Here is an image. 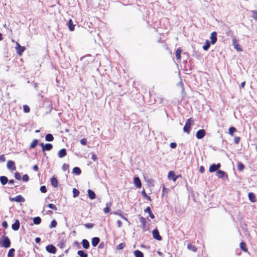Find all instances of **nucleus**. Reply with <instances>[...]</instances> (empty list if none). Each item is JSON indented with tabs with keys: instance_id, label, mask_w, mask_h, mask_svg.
I'll list each match as a JSON object with an SVG mask.
<instances>
[{
	"instance_id": "412c9836",
	"label": "nucleus",
	"mask_w": 257,
	"mask_h": 257,
	"mask_svg": "<svg viewBox=\"0 0 257 257\" xmlns=\"http://www.w3.org/2000/svg\"><path fill=\"white\" fill-rule=\"evenodd\" d=\"M9 181L7 177L5 176H2L0 177V182L3 185H6Z\"/></svg>"
},
{
	"instance_id": "a211bd4d",
	"label": "nucleus",
	"mask_w": 257,
	"mask_h": 257,
	"mask_svg": "<svg viewBox=\"0 0 257 257\" xmlns=\"http://www.w3.org/2000/svg\"><path fill=\"white\" fill-rule=\"evenodd\" d=\"M82 246H83V247L85 249H88L90 247V243L89 242V241L86 239H82Z\"/></svg>"
},
{
	"instance_id": "39448f33",
	"label": "nucleus",
	"mask_w": 257,
	"mask_h": 257,
	"mask_svg": "<svg viewBox=\"0 0 257 257\" xmlns=\"http://www.w3.org/2000/svg\"><path fill=\"white\" fill-rule=\"evenodd\" d=\"M140 221L141 223V227L142 228V229L143 230V231H146L147 230V229L148 228L146 225V223H147L146 219L145 218H144V217L141 216L140 217Z\"/></svg>"
},
{
	"instance_id": "aec40b11",
	"label": "nucleus",
	"mask_w": 257,
	"mask_h": 257,
	"mask_svg": "<svg viewBox=\"0 0 257 257\" xmlns=\"http://www.w3.org/2000/svg\"><path fill=\"white\" fill-rule=\"evenodd\" d=\"M87 192H88V197L90 199L92 200V199H94L95 198L96 195H95V192L93 191H92L91 189H88L87 190Z\"/></svg>"
},
{
	"instance_id": "de8ad7c7",
	"label": "nucleus",
	"mask_w": 257,
	"mask_h": 257,
	"mask_svg": "<svg viewBox=\"0 0 257 257\" xmlns=\"http://www.w3.org/2000/svg\"><path fill=\"white\" fill-rule=\"evenodd\" d=\"M15 177L16 179L18 180H20L21 179V175L19 172H16L15 173Z\"/></svg>"
},
{
	"instance_id": "ddd939ff",
	"label": "nucleus",
	"mask_w": 257,
	"mask_h": 257,
	"mask_svg": "<svg viewBox=\"0 0 257 257\" xmlns=\"http://www.w3.org/2000/svg\"><path fill=\"white\" fill-rule=\"evenodd\" d=\"M134 183L138 188H140L142 187L141 181L139 177H135L134 178Z\"/></svg>"
},
{
	"instance_id": "f03ea898",
	"label": "nucleus",
	"mask_w": 257,
	"mask_h": 257,
	"mask_svg": "<svg viewBox=\"0 0 257 257\" xmlns=\"http://www.w3.org/2000/svg\"><path fill=\"white\" fill-rule=\"evenodd\" d=\"M192 122V120L191 118H190L187 120V121H186L185 124L183 127V131L185 133H186L187 134L190 133Z\"/></svg>"
},
{
	"instance_id": "c85d7f7f",
	"label": "nucleus",
	"mask_w": 257,
	"mask_h": 257,
	"mask_svg": "<svg viewBox=\"0 0 257 257\" xmlns=\"http://www.w3.org/2000/svg\"><path fill=\"white\" fill-rule=\"evenodd\" d=\"M239 246H240L241 249L243 251H244V252L247 251V248L246 247V244L245 242H244L243 241L241 242L240 243Z\"/></svg>"
},
{
	"instance_id": "f704fd0d",
	"label": "nucleus",
	"mask_w": 257,
	"mask_h": 257,
	"mask_svg": "<svg viewBox=\"0 0 257 257\" xmlns=\"http://www.w3.org/2000/svg\"><path fill=\"white\" fill-rule=\"evenodd\" d=\"M72 172L77 175H79L81 173V169L78 167L73 168Z\"/></svg>"
},
{
	"instance_id": "ea45409f",
	"label": "nucleus",
	"mask_w": 257,
	"mask_h": 257,
	"mask_svg": "<svg viewBox=\"0 0 257 257\" xmlns=\"http://www.w3.org/2000/svg\"><path fill=\"white\" fill-rule=\"evenodd\" d=\"M187 248L194 252H196L197 251L196 247L194 245H192L191 244H188Z\"/></svg>"
},
{
	"instance_id": "37998d69",
	"label": "nucleus",
	"mask_w": 257,
	"mask_h": 257,
	"mask_svg": "<svg viewBox=\"0 0 257 257\" xmlns=\"http://www.w3.org/2000/svg\"><path fill=\"white\" fill-rule=\"evenodd\" d=\"M57 222L56 220L54 219L51 222V224L50 225V228H52L56 227L57 226Z\"/></svg>"
},
{
	"instance_id": "b1692460",
	"label": "nucleus",
	"mask_w": 257,
	"mask_h": 257,
	"mask_svg": "<svg viewBox=\"0 0 257 257\" xmlns=\"http://www.w3.org/2000/svg\"><path fill=\"white\" fill-rule=\"evenodd\" d=\"M248 198L251 202H255L256 201L255 196L252 192H249L248 194Z\"/></svg>"
},
{
	"instance_id": "473e14b6",
	"label": "nucleus",
	"mask_w": 257,
	"mask_h": 257,
	"mask_svg": "<svg viewBox=\"0 0 257 257\" xmlns=\"http://www.w3.org/2000/svg\"><path fill=\"white\" fill-rule=\"evenodd\" d=\"M77 254L80 257H88V254L85 252L84 250H80L77 251Z\"/></svg>"
},
{
	"instance_id": "393cba45",
	"label": "nucleus",
	"mask_w": 257,
	"mask_h": 257,
	"mask_svg": "<svg viewBox=\"0 0 257 257\" xmlns=\"http://www.w3.org/2000/svg\"><path fill=\"white\" fill-rule=\"evenodd\" d=\"M232 43L234 46V48L236 49L237 51H241V49L240 48V47L239 45L237 42V41L236 39H234L232 40Z\"/></svg>"
},
{
	"instance_id": "79ce46f5",
	"label": "nucleus",
	"mask_w": 257,
	"mask_h": 257,
	"mask_svg": "<svg viewBox=\"0 0 257 257\" xmlns=\"http://www.w3.org/2000/svg\"><path fill=\"white\" fill-rule=\"evenodd\" d=\"M23 110L25 113H29L30 111V108L27 105H23Z\"/></svg>"
},
{
	"instance_id": "7ed1b4c3",
	"label": "nucleus",
	"mask_w": 257,
	"mask_h": 257,
	"mask_svg": "<svg viewBox=\"0 0 257 257\" xmlns=\"http://www.w3.org/2000/svg\"><path fill=\"white\" fill-rule=\"evenodd\" d=\"M10 200L19 203L24 202L25 199L21 195H17L15 197H10Z\"/></svg>"
},
{
	"instance_id": "8fccbe9b",
	"label": "nucleus",
	"mask_w": 257,
	"mask_h": 257,
	"mask_svg": "<svg viewBox=\"0 0 257 257\" xmlns=\"http://www.w3.org/2000/svg\"><path fill=\"white\" fill-rule=\"evenodd\" d=\"M69 165L68 164H64L63 165H62V169L64 171H67L69 169Z\"/></svg>"
},
{
	"instance_id": "f8f14e48",
	"label": "nucleus",
	"mask_w": 257,
	"mask_h": 257,
	"mask_svg": "<svg viewBox=\"0 0 257 257\" xmlns=\"http://www.w3.org/2000/svg\"><path fill=\"white\" fill-rule=\"evenodd\" d=\"M210 38L211 39V44L213 45L215 44L217 40V33L216 32H212Z\"/></svg>"
},
{
	"instance_id": "c03bdc74",
	"label": "nucleus",
	"mask_w": 257,
	"mask_h": 257,
	"mask_svg": "<svg viewBox=\"0 0 257 257\" xmlns=\"http://www.w3.org/2000/svg\"><path fill=\"white\" fill-rule=\"evenodd\" d=\"M47 207H49V208L53 209L55 211L57 210V208L53 204L50 203V204H48Z\"/></svg>"
},
{
	"instance_id": "0eeeda50",
	"label": "nucleus",
	"mask_w": 257,
	"mask_h": 257,
	"mask_svg": "<svg viewBox=\"0 0 257 257\" xmlns=\"http://www.w3.org/2000/svg\"><path fill=\"white\" fill-rule=\"evenodd\" d=\"M7 168L11 171H13L16 169L15 163L14 161L12 160H9L7 162Z\"/></svg>"
},
{
	"instance_id": "49530a36",
	"label": "nucleus",
	"mask_w": 257,
	"mask_h": 257,
	"mask_svg": "<svg viewBox=\"0 0 257 257\" xmlns=\"http://www.w3.org/2000/svg\"><path fill=\"white\" fill-rule=\"evenodd\" d=\"M125 246V244L123 243H119L117 246L116 249L118 250H120L123 249Z\"/></svg>"
},
{
	"instance_id": "c9c22d12",
	"label": "nucleus",
	"mask_w": 257,
	"mask_h": 257,
	"mask_svg": "<svg viewBox=\"0 0 257 257\" xmlns=\"http://www.w3.org/2000/svg\"><path fill=\"white\" fill-rule=\"evenodd\" d=\"M237 131V130L235 127L233 126H231L229 128L228 130V133L231 136H233L234 133L236 132Z\"/></svg>"
},
{
	"instance_id": "2eb2a0df",
	"label": "nucleus",
	"mask_w": 257,
	"mask_h": 257,
	"mask_svg": "<svg viewBox=\"0 0 257 257\" xmlns=\"http://www.w3.org/2000/svg\"><path fill=\"white\" fill-rule=\"evenodd\" d=\"M67 155V151L65 148L61 149L58 153V156L59 158H62Z\"/></svg>"
},
{
	"instance_id": "4d7b16f0",
	"label": "nucleus",
	"mask_w": 257,
	"mask_h": 257,
	"mask_svg": "<svg viewBox=\"0 0 257 257\" xmlns=\"http://www.w3.org/2000/svg\"><path fill=\"white\" fill-rule=\"evenodd\" d=\"M170 147L172 149H175L177 147V144L175 142L171 143L170 144Z\"/></svg>"
},
{
	"instance_id": "6e6d98bb",
	"label": "nucleus",
	"mask_w": 257,
	"mask_h": 257,
	"mask_svg": "<svg viewBox=\"0 0 257 257\" xmlns=\"http://www.w3.org/2000/svg\"><path fill=\"white\" fill-rule=\"evenodd\" d=\"M240 138L239 137H235L234 139V142L235 144H238L240 141Z\"/></svg>"
},
{
	"instance_id": "bb28decb",
	"label": "nucleus",
	"mask_w": 257,
	"mask_h": 257,
	"mask_svg": "<svg viewBox=\"0 0 257 257\" xmlns=\"http://www.w3.org/2000/svg\"><path fill=\"white\" fill-rule=\"evenodd\" d=\"M45 140L48 142H52L54 140V137L51 134H48L45 136Z\"/></svg>"
},
{
	"instance_id": "cd10ccee",
	"label": "nucleus",
	"mask_w": 257,
	"mask_h": 257,
	"mask_svg": "<svg viewBox=\"0 0 257 257\" xmlns=\"http://www.w3.org/2000/svg\"><path fill=\"white\" fill-rule=\"evenodd\" d=\"M41 218L39 216H37L33 218V222L35 224L39 225L41 222Z\"/></svg>"
},
{
	"instance_id": "052dcab7",
	"label": "nucleus",
	"mask_w": 257,
	"mask_h": 257,
	"mask_svg": "<svg viewBox=\"0 0 257 257\" xmlns=\"http://www.w3.org/2000/svg\"><path fill=\"white\" fill-rule=\"evenodd\" d=\"M6 161V158L4 155L0 156V162H4Z\"/></svg>"
},
{
	"instance_id": "e433bc0d",
	"label": "nucleus",
	"mask_w": 257,
	"mask_h": 257,
	"mask_svg": "<svg viewBox=\"0 0 257 257\" xmlns=\"http://www.w3.org/2000/svg\"><path fill=\"white\" fill-rule=\"evenodd\" d=\"M210 42L208 40H206L205 45L203 46V49L205 51L208 50L210 46Z\"/></svg>"
},
{
	"instance_id": "6e6552de",
	"label": "nucleus",
	"mask_w": 257,
	"mask_h": 257,
	"mask_svg": "<svg viewBox=\"0 0 257 257\" xmlns=\"http://www.w3.org/2000/svg\"><path fill=\"white\" fill-rule=\"evenodd\" d=\"M16 49L17 51V53L19 55H21L22 53L24 52L26 48L24 46H21L18 43H17Z\"/></svg>"
},
{
	"instance_id": "f257e3e1",
	"label": "nucleus",
	"mask_w": 257,
	"mask_h": 257,
	"mask_svg": "<svg viewBox=\"0 0 257 257\" xmlns=\"http://www.w3.org/2000/svg\"><path fill=\"white\" fill-rule=\"evenodd\" d=\"M11 246V241L8 236L4 235L0 239V247L9 248Z\"/></svg>"
},
{
	"instance_id": "f3484780",
	"label": "nucleus",
	"mask_w": 257,
	"mask_h": 257,
	"mask_svg": "<svg viewBox=\"0 0 257 257\" xmlns=\"http://www.w3.org/2000/svg\"><path fill=\"white\" fill-rule=\"evenodd\" d=\"M100 241V238L98 237H94L92 238L91 243L93 246H96Z\"/></svg>"
},
{
	"instance_id": "5701e85b",
	"label": "nucleus",
	"mask_w": 257,
	"mask_h": 257,
	"mask_svg": "<svg viewBox=\"0 0 257 257\" xmlns=\"http://www.w3.org/2000/svg\"><path fill=\"white\" fill-rule=\"evenodd\" d=\"M51 183L54 187H57L58 186V181L55 176H53L51 178Z\"/></svg>"
},
{
	"instance_id": "774afa93",
	"label": "nucleus",
	"mask_w": 257,
	"mask_h": 257,
	"mask_svg": "<svg viewBox=\"0 0 257 257\" xmlns=\"http://www.w3.org/2000/svg\"><path fill=\"white\" fill-rule=\"evenodd\" d=\"M111 202H107L106 204V207H108V208H110L111 206Z\"/></svg>"
},
{
	"instance_id": "72a5a7b5",
	"label": "nucleus",
	"mask_w": 257,
	"mask_h": 257,
	"mask_svg": "<svg viewBox=\"0 0 257 257\" xmlns=\"http://www.w3.org/2000/svg\"><path fill=\"white\" fill-rule=\"evenodd\" d=\"M218 170H217V169L216 168V166H215V164H211L209 169V171L211 173L214 172H217V171H218Z\"/></svg>"
},
{
	"instance_id": "dca6fc26",
	"label": "nucleus",
	"mask_w": 257,
	"mask_h": 257,
	"mask_svg": "<svg viewBox=\"0 0 257 257\" xmlns=\"http://www.w3.org/2000/svg\"><path fill=\"white\" fill-rule=\"evenodd\" d=\"M144 212L145 213H148L149 215V216L151 219H154L155 218V215L152 213L151 208L150 206H148L145 210Z\"/></svg>"
},
{
	"instance_id": "2f4dec72",
	"label": "nucleus",
	"mask_w": 257,
	"mask_h": 257,
	"mask_svg": "<svg viewBox=\"0 0 257 257\" xmlns=\"http://www.w3.org/2000/svg\"><path fill=\"white\" fill-rule=\"evenodd\" d=\"M39 143V140L37 139H35L33 140L32 143L31 144L30 148L34 149L38 145Z\"/></svg>"
},
{
	"instance_id": "bf43d9fd",
	"label": "nucleus",
	"mask_w": 257,
	"mask_h": 257,
	"mask_svg": "<svg viewBox=\"0 0 257 257\" xmlns=\"http://www.w3.org/2000/svg\"><path fill=\"white\" fill-rule=\"evenodd\" d=\"M2 226L5 228H7L8 226V224L7 222V221H4L3 222H2Z\"/></svg>"
},
{
	"instance_id": "864d4df0",
	"label": "nucleus",
	"mask_w": 257,
	"mask_h": 257,
	"mask_svg": "<svg viewBox=\"0 0 257 257\" xmlns=\"http://www.w3.org/2000/svg\"><path fill=\"white\" fill-rule=\"evenodd\" d=\"M80 144L83 145V146H85L87 144V140L85 138H84V139H82L80 140Z\"/></svg>"
},
{
	"instance_id": "e2e57ef3",
	"label": "nucleus",
	"mask_w": 257,
	"mask_h": 257,
	"mask_svg": "<svg viewBox=\"0 0 257 257\" xmlns=\"http://www.w3.org/2000/svg\"><path fill=\"white\" fill-rule=\"evenodd\" d=\"M204 171H205V168L203 166H201L199 168V172L201 173H203L204 172Z\"/></svg>"
},
{
	"instance_id": "0e129e2a",
	"label": "nucleus",
	"mask_w": 257,
	"mask_h": 257,
	"mask_svg": "<svg viewBox=\"0 0 257 257\" xmlns=\"http://www.w3.org/2000/svg\"><path fill=\"white\" fill-rule=\"evenodd\" d=\"M33 169L35 171H38L39 170V168L37 165H35L33 167Z\"/></svg>"
},
{
	"instance_id": "c756f323",
	"label": "nucleus",
	"mask_w": 257,
	"mask_h": 257,
	"mask_svg": "<svg viewBox=\"0 0 257 257\" xmlns=\"http://www.w3.org/2000/svg\"><path fill=\"white\" fill-rule=\"evenodd\" d=\"M182 52V49L179 48L177 49L175 53V55L177 59L180 60L181 59V53Z\"/></svg>"
},
{
	"instance_id": "9d476101",
	"label": "nucleus",
	"mask_w": 257,
	"mask_h": 257,
	"mask_svg": "<svg viewBox=\"0 0 257 257\" xmlns=\"http://www.w3.org/2000/svg\"><path fill=\"white\" fill-rule=\"evenodd\" d=\"M205 134L206 132L205 130L201 129L197 132L196 137L198 139H202L205 136Z\"/></svg>"
},
{
	"instance_id": "6ab92c4d",
	"label": "nucleus",
	"mask_w": 257,
	"mask_h": 257,
	"mask_svg": "<svg viewBox=\"0 0 257 257\" xmlns=\"http://www.w3.org/2000/svg\"><path fill=\"white\" fill-rule=\"evenodd\" d=\"M53 148V145L51 144L47 143L45 145L44 147L42 149V151H49Z\"/></svg>"
},
{
	"instance_id": "a18cd8bd",
	"label": "nucleus",
	"mask_w": 257,
	"mask_h": 257,
	"mask_svg": "<svg viewBox=\"0 0 257 257\" xmlns=\"http://www.w3.org/2000/svg\"><path fill=\"white\" fill-rule=\"evenodd\" d=\"M40 191L43 193H45L47 192V191L46 187L44 185L41 186L40 187Z\"/></svg>"
},
{
	"instance_id": "5fc2aeb1",
	"label": "nucleus",
	"mask_w": 257,
	"mask_h": 257,
	"mask_svg": "<svg viewBox=\"0 0 257 257\" xmlns=\"http://www.w3.org/2000/svg\"><path fill=\"white\" fill-rule=\"evenodd\" d=\"M105 247V243L103 242H101L98 246L99 249H103Z\"/></svg>"
},
{
	"instance_id": "4c0bfd02",
	"label": "nucleus",
	"mask_w": 257,
	"mask_h": 257,
	"mask_svg": "<svg viewBox=\"0 0 257 257\" xmlns=\"http://www.w3.org/2000/svg\"><path fill=\"white\" fill-rule=\"evenodd\" d=\"M15 249L14 248H11L8 253V257H14L15 255Z\"/></svg>"
},
{
	"instance_id": "603ef678",
	"label": "nucleus",
	"mask_w": 257,
	"mask_h": 257,
	"mask_svg": "<svg viewBox=\"0 0 257 257\" xmlns=\"http://www.w3.org/2000/svg\"><path fill=\"white\" fill-rule=\"evenodd\" d=\"M84 226H85L86 228H88V229H91L94 226V224L93 223H86L84 224Z\"/></svg>"
},
{
	"instance_id": "a878e982",
	"label": "nucleus",
	"mask_w": 257,
	"mask_h": 257,
	"mask_svg": "<svg viewBox=\"0 0 257 257\" xmlns=\"http://www.w3.org/2000/svg\"><path fill=\"white\" fill-rule=\"evenodd\" d=\"M65 243H66V241L63 239H60L57 245L60 248H63L65 245Z\"/></svg>"
},
{
	"instance_id": "1a4fd4ad",
	"label": "nucleus",
	"mask_w": 257,
	"mask_h": 257,
	"mask_svg": "<svg viewBox=\"0 0 257 257\" xmlns=\"http://www.w3.org/2000/svg\"><path fill=\"white\" fill-rule=\"evenodd\" d=\"M179 175L176 176L173 171H169L168 175V178L169 180H172L173 181H176L179 177Z\"/></svg>"
},
{
	"instance_id": "09e8293b",
	"label": "nucleus",
	"mask_w": 257,
	"mask_h": 257,
	"mask_svg": "<svg viewBox=\"0 0 257 257\" xmlns=\"http://www.w3.org/2000/svg\"><path fill=\"white\" fill-rule=\"evenodd\" d=\"M251 12L252 13V17H253V18L254 20H257V11H251Z\"/></svg>"
},
{
	"instance_id": "7c9ffc66",
	"label": "nucleus",
	"mask_w": 257,
	"mask_h": 257,
	"mask_svg": "<svg viewBox=\"0 0 257 257\" xmlns=\"http://www.w3.org/2000/svg\"><path fill=\"white\" fill-rule=\"evenodd\" d=\"M134 253L135 257H144L143 253L139 250H135Z\"/></svg>"
},
{
	"instance_id": "13d9d810",
	"label": "nucleus",
	"mask_w": 257,
	"mask_h": 257,
	"mask_svg": "<svg viewBox=\"0 0 257 257\" xmlns=\"http://www.w3.org/2000/svg\"><path fill=\"white\" fill-rule=\"evenodd\" d=\"M91 159L93 161H96L97 160V157L96 155L95 154H94V153L92 154Z\"/></svg>"
},
{
	"instance_id": "69168bd1",
	"label": "nucleus",
	"mask_w": 257,
	"mask_h": 257,
	"mask_svg": "<svg viewBox=\"0 0 257 257\" xmlns=\"http://www.w3.org/2000/svg\"><path fill=\"white\" fill-rule=\"evenodd\" d=\"M35 242L37 243H39L41 242V238L40 237H36L35 238Z\"/></svg>"
},
{
	"instance_id": "680f3d73",
	"label": "nucleus",
	"mask_w": 257,
	"mask_h": 257,
	"mask_svg": "<svg viewBox=\"0 0 257 257\" xmlns=\"http://www.w3.org/2000/svg\"><path fill=\"white\" fill-rule=\"evenodd\" d=\"M103 211L105 214L109 213L110 212V208L105 207L103 209Z\"/></svg>"
},
{
	"instance_id": "338daca9",
	"label": "nucleus",
	"mask_w": 257,
	"mask_h": 257,
	"mask_svg": "<svg viewBox=\"0 0 257 257\" xmlns=\"http://www.w3.org/2000/svg\"><path fill=\"white\" fill-rule=\"evenodd\" d=\"M117 223L118 226L119 227H120L121 226V225H122V222H121V221L120 220H118L117 221Z\"/></svg>"
},
{
	"instance_id": "423d86ee",
	"label": "nucleus",
	"mask_w": 257,
	"mask_h": 257,
	"mask_svg": "<svg viewBox=\"0 0 257 257\" xmlns=\"http://www.w3.org/2000/svg\"><path fill=\"white\" fill-rule=\"evenodd\" d=\"M46 249L48 252L53 254H55L57 251L56 247L53 244H49L47 245Z\"/></svg>"
},
{
	"instance_id": "20e7f679",
	"label": "nucleus",
	"mask_w": 257,
	"mask_h": 257,
	"mask_svg": "<svg viewBox=\"0 0 257 257\" xmlns=\"http://www.w3.org/2000/svg\"><path fill=\"white\" fill-rule=\"evenodd\" d=\"M152 234L153 237L159 241L162 239V236L160 235L159 231L157 228L154 229L152 231Z\"/></svg>"
},
{
	"instance_id": "4be33fe9",
	"label": "nucleus",
	"mask_w": 257,
	"mask_h": 257,
	"mask_svg": "<svg viewBox=\"0 0 257 257\" xmlns=\"http://www.w3.org/2000/svg\"><path fill=\"white\" fill-rule=\"evenodd\" d=\"M67 25L70 31H74L75 25L73 24V21L71 19H70L68 21L67 23Z\"/></svg>"
},
{
	"instance_id": "3c124183",
	"label": "nucleus",
	"mask_w": 257,
	"mask_h": 257,
	"mask_svg": "<svg viewBox=\"0 0 257 257\" xmlns=\"http://www.w3.org/2000/svg\"><path fill=\"white\" fill-rule=\"evenodd\" d=\"M22 179L24 182H28L29 180V177L27 174L24 175L22 177Z\"/></svg>"
},
{
	"instance_id": "9b49d317",
	"label": "nucleus",
	"mask_w": 257,
	"mask_h": 257,
	"mask_svg": "<svg viewBox=\"0 0 257 257\" xmlns=\"http://www.w3.org/2000/svg\"><path fill=\"white\" fill-rule=\"evenodd\" d=\"M216 175L221 179H223L225 177L227 178L228 177L227 173L221 170L217 171Z\"/></svg>"
},
{
	"instance_id": "58836bf2",
	"label": "nucleus",
	"mask_w": 257,
	"mask_h": 257,
	"mask_svg": "<svg viewBox=\"0 0 257 257\" xmlns=\"http://www.w3.org/2000/svg\"><path fill=\"white\" fill-rule=\"evenodd\" d=\"M237 168L239 171H242L244 168V165L241 162H238Z\"/></svg>"
},
{
	"instance_id": "a19ab883",
	"label": "nucleus",
	"mask_w": 257,
	"mask_h": 257,
	"mask_svg": "<svg viewBox=\"0 0 257 257\" xmlns=\"http://www.w3.org/2000/svg\"><path fill=\"white\" fill-rule=\"evenodd\" d=\"M79 194V191L76 188L73 189V196L75 198L77 197Z\"/></svg>"
},
{
	"instance_id": "4468645a",
	"label": "nucleus",
	"mask_w": 257,
	"mask_h": 257,
	"mask_svg": "<svg viewBox=\"0 0 257 257\" xmlns=\"http://www.w3.org/2000/svg\"><path fill=\"white\" fill-rule=\"evenodd\" d=\"M20 222L18 219L15 220V222L12 224V228L14 231H17L19 229Z\"/></svg>"
}]
</instances>
